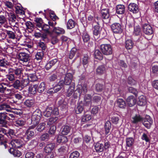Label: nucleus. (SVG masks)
I'll return each instance as SVG.
<instances>
[{
  "label": "nucleus",
  "mask_w": 158,
  "mask_h": 158,
  "mask_svg": "<svg viewBox=\"0 0 158 158\" xmlns=\"http://www.w3.org/2000/svg\"><path fill=\"white\" fill-rule=\"evenodd\" d=\"M68 141L67 137L61 135H59L57 139V141L58 143H64Z\"/></svg>",
  "instance_id": "f704fd0d"
},
{
  "label": "nucleus",
  "mask_w": 158,
  "mask_h": 158,
  "mask_svg": "<svg viewBox=\"0 0 158 158\" xmlns=\"http://www.w3.org/2000/svg\"><path fill=\"white\" fill-rule=\"evenodd\" d=\"M83 102L82 101L79 102L77 104L76 109V112L77 114L81 113L84 110Z\"/></svg>",
  "instance_id": "412c9836"
},
{
  "label": "nucleus",
  "mask_w": 158,
  "mask_h": 158,
  "mask_svg": "<svg viewBox=\"0 0 158 158\" xmlns=\"http://www.w3.org/2000/svg\"><path fill=\"white\" fill-rule=\"evenodd\" d=\"M134 140L132 138H128L126 139V145L128 147H131L133 143Z\"/></svg>",
  "instance_id": "0e129e2a"
},
{
  "label": "nucleus",
  "mask_w": 158,
  "mask_h": 158,
  "mask_svg": "<svg viewBox=\"0 0 158 158\" xmlns=\"http://www.w3.org/2000/svg\"><path fill=\"white\" fill-rule=\"evenodd\" d=\"M101 51L104 55H109L112 54V49L111 45L109 44H103L100 45Z\"/></svg>",
  "instance_id": "20e7f679"
},
{
  "label": "nucleus",
  "mask_w": 158,
  "mask_h": 158,
  "mask_svg": "<svg viewBox=\"0 0 158 158\" xmlns=\"http://www.w3.org/2000/svg\"><path fill=\"white\" fill-rule=\"evenodd\" d=\"M44 56V52L43 51H40L38 52L35 55L36 59L37 60H40L42 59Z\"/></svg>",
  "instance_id": "052dcab7"
},
{
  "label": "nucleus",
  "mask_w": 158,
  "mask_h": 158,
  "mask_svg": "<svg viewBox=\"0 0 158 158\" xmlns=\"http://www.w3.org/2000/svg\"><path fill=\"white\" fill-rule=\"evenodd\" d=\"M25 138L27 139V141L31 139L34 135V131L27 129L26 132Z\"/></svg>",
  "instance_id": "2f4dec72"
},
{
  "label": "nucleus",
  "mask_w": 158,
  "mask_h": 158,
  "mask_svg": "<svg viewBox=\"0 0 158 158\" xmlns=\"http://www.w3.org/2000/svg\"><path fill=\"white\" fill-rule=\"evenodd\" d=\"M143 30L144 33L149 35L153 33V30L152 26L149 24L145 23L142 26Z\"/></svg>",
  "instance_id": "6e6552de"
},
{
  "label": "nucleus",
  "mask_w": 158,
  "mask_h": 158,
  "mask_svg": "<svg viewBox=\"0 0 158 158\" xmlns=\"http://www.w3.org/2000/svg\"><path fill=\"white\" fill-rule=\"evenodd\" d=\"M76 24L74 21L72 19H69L68 21L67 27L68 29H71L74 28Z\"/></svg>",
  "instance_id": "37998d69"
},
{
  "label": "nucleus",
  "mask_w": 158,
  "mask_h": 158,
  "mask_svg": "<svg viewBox=\"0 0 158 158\" xmlns=\"http://www.w3.org/2000/svg\"><path fill=\"white\" fill-rule=\"evenodd\" d=\"M92 118L91 115L86 114H84L82 116L81 121L83 122H85L90 120Z\"/></svg>",
  "instance_id": "6e6d98bb"
},
{
  "label": "nucleus",
  "mask_w": 158,
  "mask_h": 158,
  "mask_svg": "<svg viewBox=\"0 0 158 158\" xmlns=\"http://www.w3.org/2000/svg\"><path fill=\"white\" fill-rule=\"evenodd\" d=\"M4 31L6 34V36L9 38L14 40L16 38L15 31L13 32L6 30H5Z\"/></svg>",
  "instance_id": "7c9ffc66"
},
{
  "label": "nucleus",
  "mask_w": 158,
  "mask_h": 158,
  "mask_svg": "<svg viewBox=\"0 0 158 158\" xmlns=\"http://www.w3.org/2000/svg\"><path fill=\"white\" fill-rule=\"evenodd\" d=\"M125 47L127 49L132 48L133 47V43L131 39H128L126 40Z\"/></svg>",
  "instance_id": "79ce46f5"
},
{
  "label": "nucleus",
  "mask_w": 158,
  "mask_h": 158,
  "mask_svg": "<svg viewBox=\"0 0 158 158\" xmlns=\"http://www.w3.org/2000/svg\"><path fill=\"white\" fill-rule=\"evenodd\" d=\"M40 117L34 115L32 114L31 117V124H38L40 122Z\"/></svg>",
  "instance_id": "8fccbe9b"
},
{
  "label": "nucleus",
  "mask_w": 158,
  "mask_h": 158,
  "mask_svg": "<svg viewBox=\"0 0 158 158\" xmlns=\"http://www.w3.org/2000/svg\"><path fill=\"white\" fill-rule=\"evenodd\" d=\"M116 104L119 107L123 109L126 107L125 101L123 99L119 98L116 101Z\"/></svg>",
  "instance_id": "c85d7f7f"
},
{
  "label": "nucleus",
  "mask_w": 158,
  "mask_h": 158,
  "mask_svg": "<svg viewBox=\"0 0 158 158\" xmlns=\"http://www.w3.org/2000/svg\"><path fill=\"white\" fill-rule=\"evenodd\" d=\"M104 87L103 85L98 83L96 84L95 89L98 92L102 91L104 89Z\"/></svg>",
  "instance_id": "69168bd1"
},
{
  "label": "nucleus",
  "mask_w": 158,
  "mask_h": 158,
  "mask_svg": "<svg viewBox=\"0 0 158 158\" xmlns=\"http://www.w3.org/2000/svg\"><path fill=\"white\" fill-rule=\"evenodd\" d=\"M13 82V84L10 85V86L13 87L16 89H19L21 88V81L19 80H17L14 81Z\"/></svg>",
  "instance_id": "e433bc0d"
},
{
  "label": "nucleus",
  "mask_w": 158,
  "mask_h": 158,
  "mask_svg": "<svg viewBox=\"0 0 158 158\" xmlns=\"http://www.w3.org/2000/svg\"><path fill=\"white\" fill-rule=\"evenodd\" d=\"M58 59L55 58L51 60L48 62L45 66V68L47 70H48L51 69L52 66L54 65L57 62Z\"/></svg>",
  "instance_id": "4be33fe9"
},
{
  "label": "nucleus",
  "mask_w": 158,
  "mask_h": 158,
  "mask_svg": "<svg viewBox=\"0 0 158 158\" xmlns=\"http://www.w3.org/2000/svg\"><path fill=\"white\" fill-rule=\"evenodd\" d=\"M46 127V123L44 122L41 123L37 127L36 129L38 131L42 132Z\"/></svg>",
  "instance_id": "09e8293b"
},
{
  "label": "nucleus",
  "mask_w": 158,
  "mask_h": 158,
  "mask_svg": "<svg viewBox=\"0 0 158 158\" xmlns=\"http://www.w3.org/2000/svg\"><path fill=\"white\" fill-rule=\"evenodd\" d=\"M79 153L77 151H75L70 154L69 158H79Z\"/></svg>",
  "instance_id": "e2e57ef3"
},
{
  "label": "nucleus",
  "mask_w": 158,
  "mask_h": 158,
  "mask_svg": "<svg viewBox=\"0 0 158 158\" xmlns=\"http://www.w3.org/2000/svg\"><path fill=\"white\" fill-rule=\"evenodd\" d=\"M111 28L114 33L120 34L123 31L121 25L120 24L117 23H115L112 24L111 26Z\"/></svg>",
  "instance_id": "39448f33"
},
{
  "label": "nucleus",
  "mask_w": 158,
  "mask_h": 158,
  "mask_svg": "<svg viewBox=\"0 0 158 158\" xmlns=\"http://www.w3.org/2000/svg\"><path fill=\"white\" fill-rule=\"evenodd\" d=\"M90 57L87 54H84L83 57L82 58V62L84 67L86 68L88 64L90 61Z\"/></svg>",
  "instance_id": "6ab92c4d"
},
{
  "label": "nucleus",
  "mask_w": 158,
  "mask_h": 158,
  "mask_svg": "<svg viewBox=\"0 0 158 158\" xmlns=\"http://www.w3.org/2000/svg\"><path fill=\"white\" fill-rule=\"evenodd\" d=\"M10 148L8 150L9 152L13 154L15 156L19 157L21 155V153L20 151L17 149H15L13 148H11L10 147Z\"/></svg>",
  "instance_id": "bb28decb"
},
{
  "label": "nucleus",
  "mask_w": 158,
  "mask_h": 158,
  "mask_svg": "<svg viewBox=\"0 0 158 158\" xmlns=\"http://www.w3.org/2000/svg\"><path fill=\"white\" fill-rule=\"evenodd\" d=\"M38 85H31L29 88V91L31 94H34L37 92V88Z\"/></svg>",
  "instance_id": "58836bf2"
},
{
  "label": "nucleus",
  "mask_w": 158,
  "mask_h": 158,
  "mask_svg": "<svg viewBox=\"0 0 158 158\" xmlns=\"http://www.w3.org/2000/svg\"><path fill=\"white\" fill-rule=\"evenodd\" d=\"M129 10L133 14H136L139 12V7L137 4L135 3H131L128 6Z\"/></svg>",
  "instance_id": "f8f14e48"
},
{
  "label": "nucleus",
  "mask_w": 158,
  "mask_h": 158,
  "mask_svg": "<svg viewBox=\"0 0 158 158\" xmlns=\"http://www.w3.org/2000/svg\"><path fill=\"white\" fill-rule=\"evenodd\" d=\"M101 13L103 22L106 24L109 23H110V18L109 9L107 8L102 9Z\"/></svg>",
  "instance_id": "f03ea898"
},
{
  "label": "nucleus",
  "mask_w": 158,
  "mask_h": 158,
  "mask_svg": "<svg viewBox=\"0 0 158 158\" xmlns=\"http://www.w3.org/2000/svg\"><path fill=\"white\" fill-rule=\"evenodd\" d=\"M55 146L54 143H49L47 144L44 148V152L45 153H53V151Z\"/></svg>",
  "instance_id": "9b49d317"
},
{
  "label": "nucleus",
  "mask_w": 158,
  "mask_h": 158,
  "mask_svg": "<svg viewBox=\"0 0 158 158\" xmlns=\"http://www.w3.org/2000/svg\"><path fill=\"white\" fill-rule=\"evenodd\" d=\"M9 144L12 146L13 148H19L22 146L23 142L20 139H13L9 143Z\"/></svg>",
  "instance_id": "423d86ee"
},
{
  "label": "nucleus",
  "mask_w": 158,
  "mask_h": 158,
  "mask_svg": "<svg viewBox=\"0 0 158 158\" xmlns=\"http://www.w3.org/2000/svg\"><path fill=\"white\" fill-rule=\"evenodd\" d=\"M105 135H108L110 133V131L111 128V124L109 121L106 122L104 125Z\"/></svg>",
  "instance_id": "473e14b6"
},
{
  "label": "nucleus",
  "mask_w": 158,
  "mask_h": 158,
  "mask_svg": "<svg viewBox=\"0 0 158 158\" xmlns=\"http://www.w3.org/2000/svg\"><path fill=\"white\" fill-rule=\"evenodd\" d=\"M24 105L27 107H33L35 104V101L34 99H27L23 103Z\"/></svg>",
  "instance_id": "b1692460"
},
{
  "label": "nucleus",
  "mask_w": 158,
  "mask_h": 158,
  "mask_svg": "<svg viewBox=\"0 0 158 158\" xmlns=\"http://www.w3.org/2000/svg\"><path fill=\"white\" fill-rule=\"evenodd\" d=\"M41 29L45 33H47L48 34L50 33V27L47 24H44L42 25L41 27Z\"/></svg>",
  "instance_id": "603ef678"
},
{
  "label": "nucleus",
  "mask_w": 158,
  "mask_h": 158,
  "mask_svg": "<svg viewBox=\"0 0 158 158\" xmlns=\"http://www.w3.org/2000/svg\"><path fill=\"white\" fill-rule=\"evenodd\" d=\"M75 84L74 83H72V84L69 86V88L66 89V96L69 97L71 96L73 93L75 89Z\"/></svg>",
  "instance_id": "a211bd4d"
},
{
  "label": "nucleus",
  "mask_w": 158,
  "mask_h": 158,
  "mask_svg": "<svg viewBox=\"0 0 158 158\" xmlns=\"http://www.w3.org/2000/svg\"><path fill=\"white\" fill-rule=\"evenodd\" d=\"M29 83V81L28 79H23L21 81V88L23 89L28 85Z\"/></svg>",
  "instance_id": "13d9d810"
},
{
  "label": "nucleus",
  "mask_w": 158,
  "mask_h": 158,
  "mask_svg": "<svg viewBox=\"0 0 158 158\" xmlns=\"http://www.w3.org/2000/svg\"><path fill=\"white\" fill-rule=\"evenodd\" d=\"M128 83L131 85H135L137 84L136 81L131 76H129L128 78Z\"/></svg>",
  "instance_id": "4d7b16f0"
},
{
  "label": "nucleus",
  "mask_w": 158,
  "mask_h": 158,
  "mask_svg": "<svg viewBox=\"0 0 158 158\" xmlns=\"http://www.w3.org/2000/svg\"><path fill=\"white\" fill-rule=\"evenodd\" d=\"M19 6H15V12L17 14H19L20 15H23L25 14L24 11L22 9V7L21 6V5Z\"/></svg>",
  "instance_id": "a19ab883"
},
{
  "label": "nucleus",
  "mask_w": 158,
  "mask_h": 158,
  "mask_svg": "<svg viewBox=\"0 0 158 158\" xmlns=\"http://www.w3.org/2000/svg\"><path fill=\"white\" fill-rule=\"evenodd\" d=\"M95 58L99 60H102L103 59V55L98 50H96L94 53Z\"/></svg>",
  "instance_id": "c03bdc74"
},
{
  "label": "nucleus",
  "mask_w": 158,
  "mask_h": 158,
  "mask_svg": "<svg viewBox=\"0 0 158 158\" xmlns=\"http://www.w3.org/2000/svg\"><path fill=\"white\" fill-rule=\"evenodd\" d=\"M71 129V128L69 126L64 125L60 129V133L63 135H67L69 133Z\"/></svg>",
  "instance_id": "dca6fc26"
},
{
  "label": "nucleus",
  "mask_w": 158,
  "mask_h": 158,
  "mask_svg": "<svg viewBox=\"0 0 158 158\" xmlns=\"http://www.w3.org/2000/svg\"><path fill=\"white\" fill-rule=\"evenodd\" d=\"M35 21L36 23V25L39 27H40L43 23L42 19L41 18H37L35 19Z\"/></svg>",
  "instance_id": "680f3d73"
},
{
  "label": "nucleus",
  "mask_w": 158,
  "mask_h": 158,
  "mask_svg": "<svg viewBox=\"0 0 158 158\" xmlns=\"http://www.w3.org/2000/svg\"><path fill=\"white\" fill-rule=\"evenodd\" d=\"M76 55V57H77L79 56V54L78 51L75 48H73L70 51L69 55V58L70 59H72L74 56Z\"/></svg>",
  "instance_id": "aec40b11"
},
{
  "label": "nucleus",
  "mask_w": 158,
  "mask_h": 158,
  "mask_svg": "<svg viewBox=\"0 0 158 158\" xmlns=\"http://www.w3.org/2000/svg\"><path fill=\"white\" fill-rule=\"evenodd\" d=\"M78 89L80 91L81 94H85L86 92L87 91V86L85 85H78Z\"/></svg>",
  "instance_id": "3c124183"
},
{
  "label": "nucleus",
  "mask_w": 158,
  "mask_h": 158,
  "mask_svg": "<svg viewBox=\"0 0 158 158\" xmlns=\"http://www.w3.org/2000/svg\"><path fill=\"white\" fill-rule=\"evenodd\" d=\"M52 109L51 107H48L44 112V115L46 117H48L52 114Z\"/></svg>",
  "instance_id": "ea45409f"
},
{
  "label": "nucleus",
  "mask_w": 158,
  "mask_h": 158,
  "mask_svg": "<svg viewBox=\"0 0 158 158\" xmlns=\"http://www.w3.org/2000/svg\"><path fill=\"white\" fill-rule=\"evenodd\" d=\"M127 102L128 105L131 107L135 105L136 102V100L133 96H130L127 98Z\"/></svg>",
  "instance_id": "f3484780"
},
{
  "label": "nucleus",
  "mask_w": 158,
  "mask_h": 158,
  "mask_svg": "<svg viewBox=\"0 0 158 158\" xmlns=\"http://www.w3.org/2000/svg\"><path fill=\"white\" fill-rule=\"evenodd\" d=\"M46 88L45 83L44 82L40 83L39 87L37 88V92L39 93L43 92Z\"/></svg>",
  "instance_id": "a18cd8bd"
},
{
  "label": "nucleus",
  "mask_w": 158,
  "mask_h": 158,
  "mask_svg": "<svg viewBox=\"0 0 158 158\" xmlns=\"http://www.w3.org/2000/svg\"><path fill=\"white\" fill-rule=\"evenodd\" d=\"M52 32L57 36L63 35L65 33V30L63 28L59 27H54Z\"/></svg>",
  "instance_id": "4468645a"
},
{
  "label": "nucleus",
  "mask_w": 158,
  "mask_h": 158,
  "mask_svg": "<svg viewBox=\"0 0 158 158\" xmlns=\"http://www.w3.org/2000/svg\"><path fill=\"white\" fill-rule=\"evenodd\" d=\"M27 79L29 81H34L37 79V77L35 73L27 74Z\"/></svg>",
  "instance_id": "de8ad7c7"
},
{
  "label": "nucleus",
  "mask_w": 158,
  "mask_h": 158,
  "mask_svg": "<svg viewBox=\"0 0 158 158\" xmlns=\"http://www.w3.org/2000/svg\"><path fill=\"white\" fill-rule=\"evenodd\" d=\"M94 148L97 152H102L104 150V146L102 143H97L94 145Z\"/></svg>",
  "instance_id": "72a5a7b5"
},
{
  "label": "nucleus",
  "mask_w": 158,
  "mask_h": 158,
  "mask_svg": "<svg viewBox=\"0 0 158 158\" xmlns=\"http://www.w3.org/2000/svg\"><path fill=\"white\" fill-rule=\"evenodd\" d=\"M6 120L13 121L15 120V117L13 114L8 113L6 112Z\"/></svg>",
  "instance_id": "bf43d9fd"
},
{
  "label": "nucleus",
  "mask_w": 158,
  "mask_h": 158,
  "mask_svg": "<svg viewBox=\"0 0 158 158\" xmlns=\"http://www.w3.org/2000/svg\"><path fill=\"white\" fill-rule=\"evenodd\" d=\"M8 86L9 84L6 83L1 82L0 83V93L2 94H4L5 93V89L6 86Z\"/></svg>",
  "instance_id": "864d4df0"
},
{
  "label": "nucleus",
  "mask_w": 158,
  "mask_h": 158,
  "mask_svg": "<svg viewBox=\"0 0 158 158\" xmlns=\"http://www.w3.org/2000/svg\"><path fill=\"white\" fill-rule=\"evenodd\" d=\"M83 104L84 106H91L92 104V101L90 95L89 94L85 95Z\"/></svg>",
  "instance_id": "ddd939ff"
},
{
  "label": "nucleus",
  "mask_w": 158,
  "mask_h": 158,
  "mask_svg": "<svg viewBox=\"0 0 158 158\" xmlns=\"http://www.w3.org/2000/svg\"><path fill=\"white\" fill-rule=\"evenodd\" d=\"M26 124V121L23 119H19L15 122V126L18 127H23Z\"/></svg>",
  "instance_id": "4c0bfd02"
},
{
  "label": "nucleus",
  "mask_w": 158,
  "mask_h": 158,
  "mask_svg": "<svg viewBox=\"0 0 158 158\" xmlns=\"http://www.w3.org/2000/svg\"><path fill=\"white\" fill-rule=\"evenodd\" d=\"M8 19L10 23L12 26V24L15 22L17 18L15 14L10 13H8Z\"/></svg>",
  "instance_id": "5701e85b"
},
{
  "label": "nucleus",
  "mask_w": 158,
  "mask_h": 158,
  "mask_svg": "<svg viewBox=\"0 0 158 158\" xmlns=\"http://www.w3.org/2000/svg\"><path fill=\"white\" fill-rule=\"evenodd\" d=\"M125 6L123 5H118L117 6L116 12L118 14H122L125 12Z\"/></svg>",
  "instance_id": "c756f323"
},
{
  "label": "nucleus",
  "mask_w": 158,
  "mask_h": 158,
  "mask_svg": "<svg viewBox=\"0 0 158 158\" xmlns=\"http://www.w3.org/2000/svg\"><path fill=\"white\" fill-rule=\"evenodd\" d=\"M23 69L22 68H15L14 70V73L17 76H20L22 73Z\"/></svg>",
  "instance_id": "774afa93"
},
{
  "label": "nucleus",
  "mask_w": 158,
  "mask_h": 158,
  "mask_svg": "<svg viewBox=\"0 0 158 158\" xmlns=\"http://www.w3.org/2000/svg\"><path fill=\"white\" fill-rule=\"evenodd\" d=\"M82 38L84 42H88L90 40V36L86 31L83 32L82 35Z\"/></svg>",
  "instance_id": "5fc2aeb1"
},
{
  "label": "nucleus",
  "mask_w": 158,
  "mask_h": 158,
  "mask_svg": "<svg viewBox=\"0 0 158 158\" xmlns=\"http://www.w3.org/2000/svg\"><path fill=\"white\" fill-rule=\"evenodd\" d=\"M57 78V73L52 74L50 75L49 77V80L50 82H53L55 81Z\"/></svg>",
  "instance_id": "338daca9"
},
{
  "label": "nucleus",
  "mask_w": 158,
  "mask_h": 158,
  "mask_svg": "<svg viewBox=\"0 0 158 158\" xmlns=\"http://www.w3.org/2000/svg\"><path fill=\"white\" fill-rule=\"evenodd\" d=\"M143 125L148 129L150 128L153 123V120L149 115H147L142 122Z\"/></svg>",
  "instance_id": "1a4fd4ad"
},
{
  "label": "nucleus",
  "mask_w": 158,
  "mask_h": 158,
  "mask_svg": "<svg viewBox=\"0 0 158 158\" xmlns=\"http://www.w3.org/2000/svg\"><path fill=\"white\" fill-rule=\"evenodd\" d=\"M92 30L94 37L95 39H98L100 37L102 31V28L100 27L98 22L96 23L95 25L93 24Z\"/></svg>",
  "instance_id": "7ed1b4c3"
},
{
  "label": "nucleus",
  "mask_w": 158,
  "mask_h": 158,
  "mask_svg": "<svg viewBox=\"0 0 158 158\" xmlns=\"http://www.w3.org/2000/svg\"><path fill=\"white\" fill-rule=\"evenodd\" d=\"M73 78V75L70 73H66L64 79H61L59 81V84L60 86L64 85H71Z\"/></svg>",
  "instance_id": "f257e3e1"
},
{
  "label": "nucleus",
  "mask_w": 158,
  "mask_h": 158,
  "mask_svg": "<svg viewBox=\"0 0 158 158\" xmlns=\"http://www.w3.org/2000/svg\"><path fill=\"white\" fill-rule=\"evenodd\" d=\"M58 105L59 107L63 109L66 107L67 103L64 99L61 98L58 101Z\"/></svg>",
  "instance_id": "49530a36"
},
{
  "label": "nucleus",
  "mask_w": 158,
  "mask_h": 158,
  "mask_svg": "<svg viewBox=\"0 0 158 158\" xmlns=\"http://www.w3.org/2000/svg\"><path fill=\"white\" fill-rule=\"evenodd\" d=\"M138 104L140 106H143L146 105V98L143 96L141 95L139 97Z\"/></svg>",
  "instance_id": "c9c22d12"
},
{
  "label": "nucleus",
  "mask_w": 158,
  "mask_h": 158,
  "mask_svg": "<svg viewBox=\"0 0 158 158\" xmlns=\"http://www.w3.org/2000/svg\"><path fill=\"white\" fill-rule=\"evenodd\" d=\"M19 59L23 62H27L30 60L29 55L25 52H20L19 55Z\"/></svg>",
  "instance_id": "9d476101"
},
{
  "label": "nucleus",
  "mask_w": 158,
  "mask_h": 158,
  "mask_svg": "<svg viewBox=\"0 0 158 158\" xmlns=\"http://www.w3.org/2000/svg\"><path fill=\"white\" fill-rule=\"evenodd\" d=\"M143 118L139 114H136L132 117L131 121L134 124H137L143 122Z\"/></svg>",
  "instance_id": "2eb2a0df"
},
{
  "label": "nucleus",
  "mask_w": 158,
  "mask_h": 158,
  "mask_svg": "<svg viewBox=\"0 0 158 158\" xmlns=\"http://www.w3.org/2000/svg\"><path fill=\"white\" fill-rule=\"evenodd\" d=\"M106 72V68L104 65L99 66L97 68L96 72L98 74L101 75L105 73Z\"/></svg>",
  "instance_id": "cd10ccee"
},
{
  "label": "nucleus",
  "mask_w": 158,
  "mask_h": 158,
  "mask_svg": "<svg viewBox=\"0 0 158 158\" xmlns=\"http://www.w3.org/2000/svg\"><path fill=\"white\" fill-rule=\"evenodd\" d=\"M6 81H5L9 83V84L12 83L15 80V77L14 74L9 73L6 75Z\"/></svg>",
  "instance_id": "a878e982"
},
{
  "label": "nucleus",
  "mask_w": 158,
  "mask_h": 158,
  "mask_svg": "<svg viewBox=\"0 0 158 158\" xmlns=\"http://www.w3.org/2000/svg\"><path fill=\"white\" fill-rule=\"evenodd\" d=\"M8 121L6 120V112H0V125L5 127H7Z\"/></svg>",
  "instance_id": "0eeeda50"
},
{
  "label": "nucleus",
  "mask_w": 158,
  "mask_h": 158,
  "mask_svg": "<svg viewBox=\"0 0 158 158\" xmlns=\"http://www.w3.org/2000/svg\"><path fill=\"white\" fill-rule=\"evenodd\" d=\"M10 109V106L6 102L0 103V111L6 110L9 112Z\"/></svg>",
  "instance_id": "393cba45"
}]
</instances>
